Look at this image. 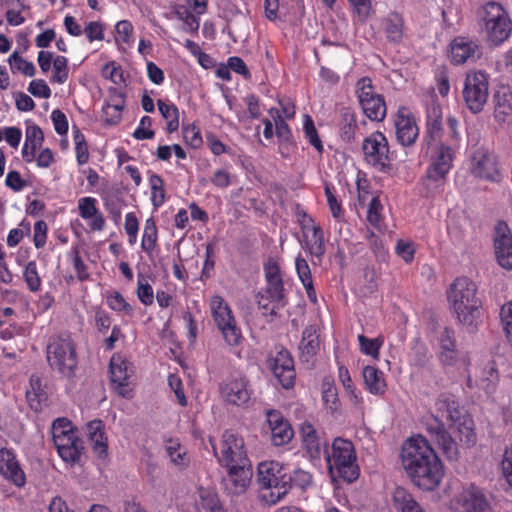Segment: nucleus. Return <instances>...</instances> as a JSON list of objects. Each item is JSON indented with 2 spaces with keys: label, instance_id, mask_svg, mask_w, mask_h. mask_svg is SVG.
<instances>
[{
  "label": "nucleus",
  "instance_id": "nucleus-9",
  "mask_svg": "<svg viewBox=\"0 0 512 512\" xmlns=\"http://www.w3.org/2000/svg\"><path fill=\"white\" fill-rule=\"evenodd\" d=\"M47 359L52 369L70 375L77 365L73 341L68 336L53 338L47 347Z\"/></svg>",
  "mask_w": 512,
  "mask_h": 512
},
{
  "label": "nucleus",
  "instance_id": "nucleus-21",
  "mask_svg": "<svg viewBox=\"0 0 512 512\" xmlns=\"http://www.w3.org/2000/svg\"><path fill=\"white\" fill-rule=\"evenodd\" d=\"M461 512H493L485 493L474 484L465 488L456 500Z\"/></svg>",
  "mask_w": 512,
  "mask_h": 512
},
{
  "label": "nucleus",
  "instance_id": "nucleus-38",
  "mask_svg": "<svg viewBox=\"0 0 512 512\" xmlns=\"http://www.w3.org/2000/svg\"><path fill=\"white\" fill-rule=\"evenodd\" d=\"M85 433L94 448H107L105 425L101 420H92L87 423Z\"/></svg>",
  "mask_w": 512,
  "mask_h": 512
},
{
  "label": "nucleus",
  "instance_id": "nucleus-29",
  "mask_svg": "<svg viewBox=\"0 0 512 512\" xmlns=\"http://www.w3.org/2000/svg\"><path fill=\"white\" fill-rule=\"evenodd\" d=\"M44 142V133L42 129L34 124H27L25 130V140L21 149V156L25 163L34 162L35 155L41 149Z\"/></svg>",
  "mask_w": 512,
  "mask_h": 512
},
{
  "label": "nucleus",
  "instance_id": "nucleus-33",
  "mask_svg": "<svg viewBox=\"0 0 512 512\" xmlns=\"http://www.w3.org/2000/svg\"><path fill=\"white\" fill-rule=\"evenodd\" d=\"M319 347L320 342L316 328L314 326L306 327L299 344L301 358L308 362L317 354Z\"/></svg>",
  "mask_w": 512,
  "mask_h": 512
},
{
  "label": "nucleus",
  "instance_id": "nucleus-49",
  "mask_svg": "<svg viewBox=\"0 0 512 512\" xmlns=\"http://www.w3.org/2000/svg\"><path fill=\"white\" fill-rule=\"evenodd\" d=\"M303 131L305 134V138L308 142L315 148V150L319 153L323 151V144L320 140L315 124L311 118V116L305 114L303 116Z\"/></svg>",
  "mask_w": 512,
  "mask_h": 512
},
{
  "label": "nucleus",
  "instance_id": "nucleus-34",
  "mask_svg": "<svg viewBox=\"0 0 512 512\" xmlns=\"http://www.w3.org/2000/svg\"><path fill=\"white\" fill-rule=\"evenodd\" d=\"M299 435L305 448H327L323 433L318 431L309 421H304L300 425Z\"/></svg>",
  "mask_w": 512,
  "mask_h": 512
},
{
  "label": "nucleus",
  "instance_id": "nucleus-13",
  "mask_svg": "<svg viewBox=\"0 0 512 512\" xmlns=\"http://www.w3.org/2000/svg\"><path fill=\"white\" fill-rule=\"evenodd\" d=\"M326 460L331 473H336L348 483L354 482L359 477V467L356 463V450H324Z\"/></svg>",
  "mask_w": 512,
  "mask_h": 512
},
{
  "label": "nucleus",
  "instance_id": "nucleus-7",
  "mask_svg": "<svg viewBox=\"0 0 512 512\" xmlns=\"http://www.w3.org/2000/svg\"><path fill=\"white\" fill-rule=\"evenodd\" d=\"M462 96L471 113L482 112L489 97V75L481 70L468 71L463 82Z\"/></svg>",
  "mask_w": 512,
  "mask_h": 512
},
{
  "label": "nucleus",
  "instance_id": "nucleus-30",
  "mask_svg": "<svg viewBox=\"0 0 512 512\" xmlns=\"http://www.w3.org/2000/svg\"><path fill=\"white\" fill-rule=\"evenodd\" d=\"M442 135V109L441 106L432 101L426 108V139L427 145L432 146L438 142Z\"/></svg>",
  "mask_w": 512,
  "mask_h": 512
},
{
  "label": "nucleus",
  "instance_id": "nucleus-58",
  "mask_svg": "<svg viewBox=\"0 0 512 512\" xmlns=\"http://www.w3.org/2000/svg\"><path fill=\"white\" fill-rule=\"evenodd\" d=\"M395 252L406 263H410L414 259L416 247L412 241L399 239L395 246Z\"/></svg>",
  "mask_w": 512,
  "mask_h": 512
},
{
  "label": "nucleus",
  "instance_id": "nucleus-48",
  "mask_svg": "<svg viewBox=\"0 0 512 512\" xmlns=\"http://www.w3.org/2000/svg\"><path fill=\"white\" fill-rule=\"evenodd\" d=\"M149 186L151 189V200L154 207L158 208L165 202L164 181L157 174H151L149 177Z\"/></svg>",
  "mask_w": 512,
  "mask_h": 512
},
{
  "label": "nucleus",
  "instance_id": "nucleus-55",
  "mask_svg": "<svg viewBox=\"0 0 512 512\" xmlns=\"http://www.w3.org/2000/svg\"><path fill=\"white\" fill-rule=\"evenodd\" d=\"M383 206L378 196H373L367 210V221L374 227H379L382 221Z\"/></svg>",
  "mask_w": 512,
  "mask_h": 512
},
{
  "label": "nucleus",
  "instance_id": "nucleus-37",
  "mask_svg": "<svg viewBox=\"0 0 512 512\" xmlns=\"http://www.w3.org/2000/svg\"><path fill=\"white\" fill-rule=\"evenodd\" d=\"M394 503L401 512H425L413 496L403 487H397L393 494Z\"/></svg>",
  "mask_w": 512,
  "mask_h": 512
},
{
  "label": "nucleus",
  "instance_id": "nucleus-56",
  "mask_svg": "<svg viewBox=\"0 0 512 512\" xmlns=\"http://www.w3.org/2000/svg\"><path fill=\"white\" fill-rule=\"evenodd\" d=\"M183 139L187 145L194 149L201 147L203 143L200 129L194 124L183 127Z\"/></svg>",
  "mask_w": 512,
  "mask_h": 512
},
{
  "label": "nucleus",
  "instance_id": "nucleus-60",
  "mask_svg": "<svg viewBox=\"0 0 512 512\" xmlns=\"http://www.w3.org/2000/svg\"><path fill=\"white\" fill-rule=\"evenodd\" d=\"M30 231L29 223L22 221L18 228L11 229L7 236V245L9 247L17 246L24 236Z\"/></svg>",
  "mask_w": 512,
  "mask_h": 512
},
{
  "label": "nucleus",
  "instance_id": "nucleus-16",
  "mask_svg": "<svg viewBox=\"0 0 512 512\" xmlns=\"http://www.w3.org/2000/svg\"><path fill=\"white\" fill-rule=\"evenodd\" d=\"M395 135L399 144L411 146L419 136V127L412 111L401 106L394 115Z\"/></svg>",
  "mask_w": 512,
  "mask_h": 512
},
{
  "label": "nucleus",
  "instance_id": "nucleus-47",
  "mask_svg": "<svg viewBox=\"0 0 512 512\" xmlns=\"http://www.w3.org/2000/svg\"><path fill=\"white\" fill-rule=\"evenodd\" d=\"M8 62L13 74L22 73L29 77H32L35 74L34 64L22 58L17 52H13L9 56Z\"/></svg>",
  "mask_w": 512,
  "mask_h": 512
},
{
  "label": "nucleus",
  "instance_id": "nucleus-32",
  "mask_svg": "<svg viewBox=\"0 0 512 512\" xmlns=\"http://www.w3.org/2000/svg\"><path fill=\"white\" fill-rule=\"evenodd\" d=\"M363 379L366 389L373 395H383L386 391L385 375L374 366L363 368Z\"/></svg>",
  "mask_w": 512,
  "mask_h": 512
},
{
  "label": "nucleus",
  "instance_id": "nucleus-31",
  "mask_svg": "<svg viewBox=\"0 0 512 512\" xmlns=\"http://www.w3.org/2000/svg\"><path fill=\"white\" fill-rule=\"evenodd\" d=\"M215 457L218 458L219 464L225 469L226 473L238 471L243 468L252 467L251 461L246 454V450H221V454L217 450H213Z\"/></svg>",
  "mask_w": 512,
  "mask_h": 512
},
{
  "label": "nucleus",
  "instance_id": "nucleus-46",
  "mask_svg": "<svg viewBox=\"0 0 512 512\" xmlns=\"http://www.w3.org/2000/svg\"><path fill=\"white\" fill-rule=\"evenodd\" d=\"M359 349L360 351L374 359L379 358V351L384 343L383 337L379 336L373 339L367 338L364 335H358Z\"/></svg>",
  "mask_w": 512,
  "mask_h": 512
},
{
  "label": "nucleus",
  "instance_id": "nucleus-52",
  "mask_svg": "<svg viewBox=\"0 0 512 512\" xmlns=\"http://www.w3.org/2000/svg\"><path fill=\"white\" fill-rule=\"evenodd\" d=\"M137 297L139 301L145 305L150 306L154 302V291L147 279L139 275L137 280Z\"/></svg>",
  "mask_w": 512,
  "mask_h": 512
},
{
  "label": "nucleus",
  "instance_id": "nucleus-23",
  "mask_svg": "<svg viewBox=\"0 0 512 512\" xmlns=\"http://www.w3.org/2000/svg\"><path fill=\"white\" fill-rule=\"evenodd\" d=\"M439 359L445 366H465L467 363L466 355L456 349L454 333L448 328H444L439 335Z\"/></svg>",
  "mask_w": 512,
  "mask_h": 512
},
{
  "label": "nucleus",
  "instance_id": "nucleus-19",
  "mask_svg": "<svg viewBox=\"0 0 512 512\" xmlns=\"http://www.w3.org/2000/svg\"><path fill=\"white\" fill-rule=\"evenodd\" d=\"M270 367L273 375L283 388L289 389L295 383L294 361L288 350L281 348L270 359Z\"/></svg>",
  "mask_w": 512,
  "mask_h": 512
},
{
  "label": "nucleus",
  "instance_id": "nucleus-53",
  "mask_svg": "<svg viewBox=\"0 0 512 512\" xmlns=\"http://www.w3.org/2000/svg\"><path fill=\"white\" fill-rule=\"evenodd\" d=\"M288 478H290L287 480L290 490L293 488L305 490L312 483L311 474L301 469L294 470L292 474L288 473Z\"/></svg>",
  "mask_w": 512,
  "mask_h": 512
},
{
  "label": "nucleus",
  "instance_id": "nucleus-41",
  "mask_svg": "<svg viewBox=\"0 0 512 512\" xmlns=\"http://www.w3.org/2000/svg\"><path fill=\"white\" fill-rule=\"evenodd\" d=\"M22 277L30 292H38L42 288V278L38 271L37 263L34 260L27 262L22 270Z\"/></svg>",
  "mask_w": 512,
  "mask_h": 512
},
{
  "label": "nucleus",
  "instance_id": "nucleus-18",
  "mask_svg": "<svg viewBox=\"0 0 512 512\" xmlns=\"http://www.w3.org/2000/svg\"><path fill=\"white\" fill-rule=\"evenodd\" d=\"M220 394L229 404L245 405L251 397L248 380L242 375L230 376L220 385Z\"/></svg>",
  "mask_w": 512,
  "mask_h": 512
},
{
  "label": "nucleus",
  "instance_id": "nucleus-3",
  "mask_svg": "<svg viewBox=\"0 0 512 512\" xmlns=\"http://www.w3.org/2000/svg\"><path fill=\"white\" fill-rule=\"evenodd\" d=\"M288 470L277 461H264L257 468L259 500L267 506H274L290 491Z\"/></svg>",
  "mask_w": 512,
  "mask_h": 512
},
{
  "label": "nucleus",
  "instance_id": "nucleus-40",
  "mask_svg": "<svg viewBox=\"0 0 512 512\" xmlns=\"http://www.w3.org/2000/svg\"><path fill=\"white\" fill-rule=\"evenodd\" d=\"M158 109L166 121V129L169 133L175 132L179 128V111L175 104L158 100Z\"/></svg>",
  "mask_w": 512,
  "mask_h": 512
},
{
  "label": "nucleus",
  "instance_id": "nucleus-24",
  "mask_svg": "<svg viewBox=\"0 0 512 512\" xmlns=\"http://www.w3.org/2000/svg\"><path fill=\"white\" fill-rule=\"evenodd\" d=\"M266 417L274 445L282 446L287 444L294 435L293 428L289 421L277 410L267 411Z\"/></svg>",
  "mask_w": 512,
  "mask_h": 512
},
{
  "label": "nucleus",
  "instance_id": "nucleus-1",
  "mask_svg": "<svg viewBox=\"0 0 512 512\" xmlns=\"http://www.w3.org/2000/svg\"><path fill=\"white\" fill-rule=\"evenodd\" d=\"M476 283L468 277H457L447 290V301L457 321L474 331L482 321V301Z\"/></svg>",
  "mask_w": 512,
  "mask_h": 512
},
{
  "label": "nucleus",
  "instance_id": "nucleus-15",
  "mask_svg": "<svg viewBox=\"0 0 512 512\" xmlns=\"http://www.w3.org/2000/svg\"><path fill=\"white\" fill-rule=\"evenodd\" d=\"M430 148V164L427 169V177L431 180L438 181L444 179L452 168L455 149L446 144H438L433 142Z\"/></svg>",
  "mask_w": 512,
  "mask_h": 512
},
{
  "label": "nucleus",
  "instance_id": "nucleus-63",
  "mask_svg": "<svg viewBox=\"0 0 512 512\" xmlns=\"http://www.w3.org/2000/svg\"><path fill=\"white\" fill-rule=\"evenodd\" d=\"M51 120L57 134L63 136L68 132V120L66 115L59 109H55L51 113Z\"/></svg>",
  "mask_w": 512,
  "mask_h": 512
},
{
  "label": "nucleus",
  "instance_id": "nucleus-64",
  "mask_svg": "<svg viewBox=\"0 0 512 512\" xmlns=\"http://www.w3.org/2000/svg\"><path fill=\"white\" fill-rule=\"evenodd\" d=\"M28 91L35 97L48 99L51 96V89L44 80L36 79L30 82Z\"/></svg>",
  "mask_w": 512,
  "mask_h": 512
},
{
  "label": "nucleus",
  "instance_id": "nucleus-8",
  "mask_svg": "<svg viewBox=\"0 0 512 512\" xmlns=\"http://www.w3.org/2000/svg\"><path fill=\"white\" fill-rule=\"evenodd\" d=\"M469 174L479 180L489 183H500L503 171L498 157L486 148H478L468 159Z\"/></svg>",
  "mask_w": 512,
  "mask_h": 512
},
{
  "label": "nucleus",
  "instance_id": "nucleus-62",
  "mask_svg": "<svg viewBox=\"0 0 512 512\" xmlns=\"http://www.w3.org/2000/svg\"><path fill=\"white\" fill-rule=\"evenodd\" d=\"M34 161L38 168L47 169L55 162V154L48 147L41 148L39 152L36 153Z\"/></svg>",
  "mask_w": 512,
  "mask_h": 512
},
{
  "label": "nucleus",
  "instance_id": "nucleus-17",
  "mask_svg": "<svg viewBox=\"0 0 512 512\" xmlns=\"http://www.w3.org/2000/svg\"><path fill=\"white\" fill-rule=\"evenodd\" d=\"M494 253L497 263L512 270V232L507 223L500 221L494 228Z\"/></svg>",
  "mask_w": 512,
  "mask_h": 512
},
{
  "label": "nucleus",
  "instance_id": "nucleus-50",
  "mask_svg": "<svg viewBox=\"0 0 512 512\" xmlns=\"http://www.w3.org/2000/svg\"><path fill=\"white\" fill-rule=\"evenodd\" d=\"M306 245L311 254L320 256L324 252V239L323 232L319 227L313 228L310 232V236H304Z\"/></svg>",
  "mask_w": 512,
  "mask_h": 512
},
{
  "label": "nucleus",
  "instance_id": "nucleus-39",
  "mask_svg": "<svg viewBox=\"0 0 512 512\" xmlns=\"http://www.w3.org/2000/svg\"><path fill=\"white\" fill-rule=\"evenodd\" d=\"M295 266L298 277L306 290L308 298L312 302H316L317 296L315 289L313 287L312 275L307 261L301 257H297L295 261Z\"/></svg>",
  "mask_w": 512,
  "mask_h": 512
},
{
  "label": "nucleus",
  "instance_id": "nucleus-45",
  "mask_svg": "<svg viewBox=\"0 0 512 512\" xmlns=\"http://www.w3.org/2000/svg\"><path fill=\"white\" fill-rule=\"evenodd\" d=\"M199 507L205 512H226L218 494L210 490L200 491Z\"/></svg>",
  "mask_w": 512,
  "mask_h": 512
},
{
  "label": "nucleus",
  "instance_id": "nucleus-43",
  "mask_svg": "<svg viewBox=\"0 0 512 512\" xmlns=\"http://www.w3.org/2000/svg\"><path fill=\"white\" fill-rule=\"evenodd\" d=\"M174 14L178 20L183 23V30L189 33H196L200 26V18L197 14L191 12L184 5H179L174 9Z\"/></svg>",
  "mask_w": 512,
  "mask_h": 512
},
{
  "label": "nucleus",
  "instance_id": "nucleus-25",
  "mask_svg": "<svg viewBox=\"0 0 512 512\" xmlns=\"http://www.w3.org/2000/svg\"><path fill=\"white\" fill-rule=\"evenodd\" d=\"M0 473L17 487L26 484V476L13 450H0Z\"/></svg>",
  "mask_w": 512,
  "mask_h": 512
},
{
  "label": "nucleus",
  "instance_id": "nucleus-2",
  "mask_svg": "<svg viewBox=\"0 0 512 512\" xmlns=\"http://www.w3.org/2000/svg\"><path fill=\"white\" fill-rule=\"evenodd\" d=\"M403 467L411 482L422 491H434L444 477V466L435 450H401Z\"/></svg>",
  "mask_w": 512,
  "mask_h": 512
},
{
  "label": "nucleus",
  "instance_id": "nucleus-27",
  "mask_svg": "<svg viewBox=\"0 0 512 512\" xmlns=\"http://www.w3.org/2000/svg\"><path fill=\"white\" fill-rule=\"evenodd\" d=\"M253 468H243L238 471L228 472L223 478L224 490L227 494L238 496L244 494L252 481Z\"/></svg>",
  "mask_w": 512,
  "mask_h": 512
},
{
  "label": "nucleus",
  "instance_id": "nucleus-4",
  "mask_svg": "<svg viewBox=\"0 0 512 512\" xmlns=\"http://www.w3.org/2000/svg\"><path fill=\"white\" fill-rule=\"evenodd\" d=\"M265 288L257 295L259 307L265 315H274L284 306V285L281 268L275 259H268L264 264Z\"/></svg>",
  "mask_w": 512,
  "mask_h": 512
},
{
  "label": "nucleus",
  "instance_id": "nucleus-36",
  "mask_svg": "<svg viewBox=\"0 0 512 512\" xmlns=\"http://www.w3.org/2000/svg\"><path fill=\"white\" fill-rule=\"evenodd\" d=\"M321 400L325 410L333 416L341 412V403L338 397L337 388L330 380H324L322 383Z\"/></svg>",
  "mask_w": 512,
  "mask_h": 512
},
{
  "label": "nucleus",
  "instance_id": "nucleus-42",
  "mask_svg": "<svg viewBox=\"0 0 512 512\" xmlns=\"http://www.w3.org/2000/svg\"><path fill=\"white\" fill-rule=\"evenodd\" d=\"M158 240V230L156 226V222L153 217L148 218L145 221L142 239H141V248L147 254H151L156 248Z\"/></svg>",
  "mask_w": 512,
  "mask_h": 512
},
{
  "label": "nucleus",
  "instance_id": "nucleus-54",
  "mask_svg": "<svg viewBox=\"0 0 512 512\" xmlns=\"http://www.w3.org/2000/svg\"><path fill=\"white\" fill-rule=\"evenodd\" d=\"M116 40L123 44L130 45L133 43V25L128 20H120L115 25Z\"/></svg>",
  "mask_w": 512,
  "mask_h": 512
},
{
  "label": "nucleus",
  "instance_id": "nucleus-51",
  "mask_svg": "<svg viewBox=\"0 0 512 512\" xmlns=\"http://www.w3.org/2000/svg\"><path fill=\"white\" fill-rule=\"evenodd\" d=\"M53 75L52 81L58 84H63L68 80L69 67L68 60L64 56H56L53 60Z\"/></svg>",
  "mask_w": 512,
  "mask_h": 512
},
{
  "label": "nucleus",
  "instance_id": "nucleus-26",
  "mask_svg": "<svg viewBox=\"0 0 512 512\" xmlns=\"http://www.w3.org/2000/svg\"><path fill=\"white\" fill-rule=\"evenodd\" d=\"M494 118L501 126L512 125V90L500 87L494 95Z\"/></svg>",
  "mask_w": 512,
  "mask_h": 512
},
{
  "label": "nucleus",
  "instance_id": "nucleus-11",
  "mask_svg": "<svg viewBox=\"0 0 512 512\" xmlns=\"http://www.w3.org/2000/svg\"><path fill=\"white\" fill-rule=\"evenodd\" d=\"M436 407L442 418L451 421L456 426L460 442L465 445L474 443L473 421L468 417L461 418L458 404L452 397L445 394L441 395L436 402Z\"/></svg>",
  "mask_w": 512,
  "mask_h": 512
},
{
  "label": "nucleus",
  "instance_id": "nucleus-59",
  "mask_svg": "<svg viewBox=\"0 0 512 512\" xmlns=\"http://www.w3.org/2000/svg\"><path fill=\"white\" fill-rule=\"evenodd\" d=\"M152 119L149 116H143L140 119L138 127L133 132V137L137 140H148L152 139L155 132L151 129Z\"/></svg>",
  "mask_w": 512,
  "mask_h": 512
},
{
  "label": "nucleus",
  "instance_id": "nucleus-20",
  "mask_svg": "<svg viewBox=\"0 0 512 512\" xmlns=\"http://www.w3.org/2000/svg\"><path fill=\"white\" fill-rule=\"evenodd\" d=\"M51 434L55 448H79L81 444L77 429L68 418L55 419L51 424Z\"/></svg>",
  "mask_w": 512,
  "mask_h": 512
},
{
  "label": "nucleus",
  "instance_id": "nucleus-44",
  "mask_svg": "<svg viewBox=\"0 0 512 512\" xmlns=\"http://www.w3.org/2000/svg\"><path fill=\"white\" fill-rule=\"evenodd\" d=\"M106 303L110 309L127 316L133 315V307L126 301L118 291L106 292Z\"/></svg>",
  "mask_w": 512,
  "mask_h": 512
},
{
  "label": "nucleus",
  "instance_id": "nucleus-10",
  "mask_svg": "<svg viewBox=\"0 0 512 512\" xmlns=\"http://www.w3.org/2000/svg\"><path fill=\"white\" fill-rule=\"evenodd\" d=\"M365 161L380 172H387L391 168L392 155L386 136L375 131L368 135L362 144Z\"/></svg>",
  "mask_w": 512,
  "mask_h": 512
},
{
  "label": "nucleus",
  "instance_id": "nucleus-28",
  "mask_svg": "<svg viewBox=\"0 0 512 512\" xmlns=\"http://www.w3.org/2000/svg\"><path fill=\"white\" fill-rule=\"evenodd\" d=\"M78 211L91 230L102 231L104 229L105 219L97 208V200L95 198L90 196L80 198L78 200Z\"/></svg>",
  "mask_w": 512,
  "mask_h": 512
},
{
  "label": "nucleus",
  "instance_id": "nucleus-35",
  "mask_svg": "<svg viewBox=\"0 0 512 512\" xmlns=\"http://www.w3.org/2000/svg\"><path fill=\"white\" fill-rule=\"evenodd\" d=\"M386 38L391 42H399L404 35V21L400 14L391 13L381 21Z\"/></svg>",
  "mask_w": 512,
  "mask_h": 512
},
{
  "label": "nucleus",
  "instance_id": "nucleus-12",
  "mask_svg": "<svg viewBox=\"0 0 512 512\" xmlns=\"http://www.w3.org/2000/svg\"><path fill=\"white\" fill-rule=\"evenodd\" d=\"M356 87L364 114L372 121H382L386 116V104L383 97L374 91L371 79L361 78Z\"/></svg>",
  "mask_w": 512,
  "mask_h": 512
},
{
  "label": "nucleus",
  "instance_id": "nucleus-14",
  "mask_svg": "<svg viewBox=\"0 0 512 512\" xmlns=\"http://www.w3.org/2000/svg\"><path fill=\"white\" fill-rule=\"evenodd\" d=\"M134 373L132 363L124 356L114 354L110 360V379L113 389L124 398H132L130 379Z\"/></svg>",
  "mask_w": 512,
  "mask_h": 512
},
{
  "label": "nucleus",
  "instance_id": "nucleus-22",
  "mask_svg": "<svg viewBox=\"0 0 512 512\" xmlns=\"http://www.w3.org/2000/svg\"><path fill=\"white\" fill-rule=\"evenodd\" d=\"M481 54L479 42L468 37H456L450 44V59L454 64L476 61Z\"/></svg>",
  "mask_w": 512,
  "mask_h": 512
},
{
  "label": "nucleus",
  "instance_id": "nucleus-61",
  "mask_svg": "<svg viewBox=\"0 0 512 512\" xmlns=\"http://www.w3.org/2000/svg\"><path fill=\"white\" fill-rule=\"evenodd\" d=\"M89 42L102 41L104 39V27L99 21H91L83 30Z\"/></svg>",
  "mask_w": 512,
  "mask_h": 512
},
{
  "label": "nucleus",
  "instance_id": "nucleus-6",
  "mask_svg": "<svg viewBox=\"0 0 512 512\" xmlns=\"http://www.w3.org/2000/svg\"><path fill=\"white\" fill-rule=\"evenodd\" d=\"M209 308L225 342L230 346L239 345L243 338L242 332L227 301L219 295H214L209 301Z\"/></svg>",
  "mask_w": 512,
  "mask_h": 512
},
{
  "label": "nucleus",
  "instance_id": "nucleus-5",
  "mask_svg": "<svg viewBox=\"0 0 512 512\" xmlns=\"http://www.w3.org/2000/svg\"><path fill=\"white\" fill-rule=\"evenodd\" d=\"M488 40L499 45L508 39L512 23L505 9L496 2L485 3L479 12Z\"/></svg>",
  "mask_w": 512,
  "mask_h": 512
},
{
  "label": "nucleus",
  "instance_id": "nucleus-57",
  "mask_svg": "<svg viewBox=\"0 0 512 512\" xmlns=\"http://www.w3.org/2000/svg\"><path fill=\"white\" fill-rule=\"evenodd\" d=\"M500 321L506 338L512 344V301L505 303L501 307Z\"/></svg>",
  "mask_w": 512,
  "mask_h": 512
}]
</instances>
